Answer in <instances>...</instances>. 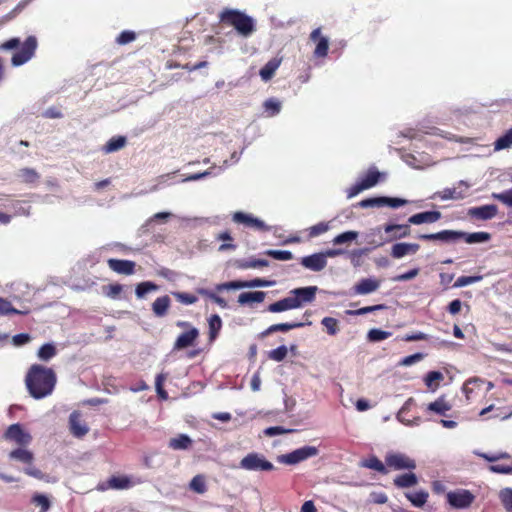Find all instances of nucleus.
<instances>
[{
  "label": "nucleus",
  "mask_w": 512,
  "mask_h": 512,
  "mask_svg": "<svg viewBox=\"0 0 512 512\" xmlns=\"http://www.w3.org/2000/svg\"><path fill=\"white\" fill-rule=\"evenodd\" d=\"M301 265L311 271L319 272L326 267L327 260L323 253H315L303 257L301 259Z\"/></svg>",
  "instance_id": "2eb2a0df"
},
{
  "label": "nucleus",
  "mask_w": 512,
  "mask_h": 512,
  "mask_svg": "<svg viewBox=\"0 0 512 512\" xmlns=\"http://www.w3.org/2000/svg\"><path fill=\"white\" fill-rule=\"evenodd\" d=\"M20 182L25 184H35L40 179V174L33 168H21L16 174Z\"/></svg>",
  "instance_id": "c756f323"
},
{
  "label": "nucleus",
  "mask_w": 512,
  "mask_h": 512,
  "mask_svg": "<svg viewBox=\"0 0 512 512\" xmlns=\"http://www.w3.org/2000/svg\"><path fill=\"white\" fill-rule=\"evenodd\" d=\"M394 484L397 487H401V488L411 487L414 484H416V475L413 473H409V474H403V475L397 476L394 479Z\"/></svg>",
  "instance_id": "a18cd8bd"
},
{
  "label": "nucleus",
  "mask_w": 512,
  "mask_h": 512,
  "mask_svg": "<svg viewBox=\"0 0 512 512\" xmlns=\"http://www.w3.org/2000/svg\"><path fill=\"white\" fill-rule=\"evenodd\" d=\"M172 295L182 304L191 305L198 301V298L186 292H173Z\"/></svg>",
  "instance_id": "bf43d9fd"
},
{
  "label": "nucleus",
  "mask_w": 512,
  "mask_h": 512,
  "mask_svg": "<svg viewBox=\"0 0 512 512\" xmlns=\"http://www.w3.org/2000/svg\"><path fill=\"white\" fill-rule=\"evenodd\" d=\"M318 452V449L314 446H304L290 453L280 455L277 459L280 463L286 465H295L308 458L316 456Z\"/></svg>",
  "instance_id": "39448f33"
},
{
  "label": "nucleus",
  "mask_w": 512,
  "mask_h": 512,
  "mask_svg": "<svg viewBox=\"0 0 512 512\" xmlns=\"http://www.w3.org/2000/svg\"><path fill=\"white\" fill-rule=\"evenodd\" d=\"M384 232L386 234L385 240L392 241L394 239L406 236L409 232V226L400 224H388L384 226Z\"/></svg>",
  "instance_id": "b1692460"
},
{
  "label": "nucleus",
  "mask_w": 512,
  "mask_h": 512,
  "mask_svg": "<svg viewBox=\"0 0 512 512\" xmlns=\"http://www.w3.org/2000/svg\"><path fill=\"white\" fill-rule=\"evenodd\" d=\"M407 201L401 198H393V197H374L367 198L361 200L358 205L361 208H370V207H383L389 206L392 208H398L406 204Z\"/></svg>",
  "instance_id": "6e6552de"
},
{
  "label": "nucleus",
  "mask_w": 512,
  "mask_h": 512,
  "mask_svg": "<svg viewBox=\"0 0 512 512\" xmlns=\"http://www.w3.org/2000/svg\"><path fill=\"white\" fill-rule=\"evenodd\" d=\"M189 487L198 494H204L207 491L205 478L203 475H196L190 481Z\"/></svg>",
  "instance_id": "c03bdc74"
},
{
  "label": "nucleus",
  "mask_w": 512,
  "mask_h": 512,
  "mask_svg": "<svg viewBox=\"0 0 512 512\" xmlns=\"http://www.w3.org/2000/svg\"><path fill=\"white\" fill-rule=\"evenodd\" d=\"M483 279L482 275H474V276H460L455 281L453 287L461 288L474 283H477Z\"/></svg>",
  "instance_id": "3c124183"
},
{
  "label": "nucleus",
  "mask_w": 512,
  "mask_h": 512,
  "mask_svg": "<svg viewBox=\"0 0 512 512\" xmlns=\"http://www.w3.org/2000/svg\"><path fill=\"white\" fill-rule=\"evenodd\" d=\"M157 289H158V286L155 283L150 282V281H145V282L139 283L136 286L135 293H136V296L141 299V298H144L148 292L155 291Z\"/></svg>",
  "instance_id": "09e8293b"
},
{
  "label": "nucleus",
  "mask_w": 512,
  "mask_h": 512,
  "mask_svg": "<svg viewBox=\"0 0 512 512\" xmlns=\"http://www.w3.org/2000/svg\"><path fill=\"white\" fill-rule=\"evenodd\" d=\"M469 187L470 186L466 182L460 181L455 187L445 188L443 191L439 193V196L442 200L463 199L466 196Z\"/></svg>",
  "instance_id": "f3484780"
},
{
  "label": "nucleus",
  "mask_w": 512,
  "mask_h": 512,
  "mask_svg": "<svg viewBox=\"0 0 512 512\" xmlns=\"http://www.w3.org/2000/svg\"><path fill=\"white\" fill-rule=\"evenodd\" d=\"M136 39V33L130 30L122 31L116 38L118 45H126L133 42Z\"/></svg>",
  "instance_id": "0e129e2a"
},
{
  "label": "nucleus",
  "mask_w": 512,
  "mask_h": 512,
  "mask_svg": "<svg viewBox=\"0 0 512 512\" xmlns=\"http://www.w3.org/2000/svg\"><path fill=\"white\" fill-rule=\"evenodd\" d=\"M287 354H288L287 347L285 345H281V346L277 347L276 349L269 351L268 357H269V359L274 360L276 362H281L287 357Z\"/></svg>",
  "instance_id": "5fc2aeb1"
},
{
  "label": "nucleus",
  "mask_w": 512,
  "mask_h": 512,
  "mask_svg": "<svg viewBox=\"0 0 512 512\" xmlns=\"http://www.w3.org/2000/svg\"><path fill=\"white\" fill-rule=\"evenodd\" d=\"M512 146V127L504 135L499 137L494 143L495 151L507 149Z\"/></svg>",
  "instance_id": "a19ab883"
},
{
  "label": "nucleus",
  "mask_w": 512,
  "mask_h": 512,
  "mask_svg": "<svg viewBox=\"0 0 512 512\" xmlns=\"http://www.w3.org/2000/svg\"><path fill=\"white\" fill-rule=\"evenodd\" d=\"M385 463L388 470H402L415 467L414 461L401 453H388L385 456Z\"/></svg>",
  "instance_id": "1a4fd4ad"
},
{
  "label": "nucleus",
  "mask_w": 512,
  "mask_h": 512,
  "mask_svg": "<svg viewBox=\"0 0 512 512\" xmlns=\"http://www.w3.org/2000/svg\"><path fill=\"white\" fill-rule=\"evenodd\" d=\"M3 437L5 440L14 442L20 447H25L32 441V436L19 423L10 425Z\"/></svg>",
  "instance_id": "0eeeda50"
},
{
  "label": "nucleus",
  "mask_w": 512,
  "mask_h": 512,
  "mask_svg": "<svg viewBox=\"0 0 512 512\" xmlns=\"http://www.w3.org/2000/svg\"><path fill=\"white\" fill-rule=\"evenodd\" d=\"M499 499L507 512H512V488H503L499 492Z\"/></svg>",
  "instance_id": "49530a36"
},
{
  "label": "nucleus",
  "mask_w": 512,
  "mask_h": 512,
  "mask_svg": "<svg viewBox=\"0 0 512 512\" xmlns=\"http://www.w3.org/2000/svg\"><path fill=\"white\" fill-rule=\"evenodd\" d=\"M264 108L266 112L273 116L280 112L281 103L277 99L269 98L264 102Z\"/></svg>",
  "instance_id": "e2e57ef3"
},
{
  "label": "nucleus",
  "mask_w": 512,
  "mask_h": 512,
  "mask_svg": "<svg viewBox=\"0 0 512 512\" xmlns=\"http://www.w3.org/2000/svg\"><path fill=\"white\" fill-rule=\"evenodd\" d=\"M304 326L302 322H286V323H278L269 326L266 330L262 331L259 335L260 338H265L268 335L275 332H288L295 328H300Z\"/></svg>",
  "instance_id": "5701e85b"
},
{
  "label": "nucleus",
  "mask_w": 512,
  "mask_h": 512,
  "mask_svg": "<svg viewBox=\"0 0 512 512\" xmlns=\"http://www.w3.org/2000/svg\"><path fill=\"white\" fill-rule=\"evenodd\" d=\"M38 48V40L35 36H28L21 44L20 39L17 37L10 38L9 40L0 43V51H9L18 49L11 57V64L14 67L24 65L30 61L36 53Z\"/></svg>",
  "instance_id": "f03ea898"
},
{
  "label": "nucleus",
  "mask_w": 512,
  "mask_h": 512,
  "mask_svg": "<svg viewBox=\"0 0 512 512\" xmlns=\"http://www.w3.org/2000/svg\"><path fill=\"white\" fill-rule=\"evenodd\" d=\"M419 133H424V134H430V135H438V136H441L443 138H446L450 141H456V142H461V143H466L468 142V140H464L463 138H458L456 137L455 135L449 133V132H444L443 130L437 128V127H428V126H425L424 124H421L420 127H418V134ZM420 139L418 138V141Z\"/></svg>",
  "instance_id": "a878e982"
},
{
  "label": "nucleus",
  "mask_w": 512,
  "mask_h": 512,
  "mask_svg": "<svg viewBox=\"0 0 512 512\" xmlns=\"http://www.w3.org/2000/svg\"><path fill=\"white\" fill-rule=\"evenodd\" d=\"M384 308H385V306L383 304H378V305H374V306L362 307L358 310H347L346 314H348V315H364V314H368L370 312H373L376 310H381Z\"/></svg>",
  "instance_id": "338daca9"
},
{
  "label": "nucleus",
  "mask_w": 512,
  "mask_h": 512,
  "mask_svg": "<svg viewBox=\"0 0 512 512\" xmlns=\"http://www.w3.org/2000/svg\"><path fill=\"white\" fill-rule=\"evenodd\" d=\"M321 324L325 327L329 335H336L339 331L338 320L333 317H324Z\"/></svg>",
  "instance_id": "603ef678"
},
{
  "label": "nucleus",
  "mask_w": 512,
  "mask_h": 512,
  "mask_svg": "<svg viewBox=\"0 0 512 512\" xmlns=\"http://www.w3.org/2000/svg\"><path fill=\"white\" fill-rule=\"evenodd\" d=\"M69 428L73 436L81 438L85 436L89 428L81 421V414L78 411H73L69 416Z\"/></svg>",
  "instance_id": "a211bd4d"
},
{
  "label": "nucleus",
  "mask_w": 512,
  "mask_h": 512,
  "mask_svg": "<svg viewBox=\"0 0 512 512\" xmlns=\"http://www.w3.org/2000/svg\"><path fill=\"white\" fill-rule=\"evenodd\" d=\"M233 221L236 223L244 224L248 227H253L258 230H268L267 226L258 218H254L249 214H245L243 212H236L233 215Z\"/></svg>",
  "instance_id": "412c9836"
},
{
  "label": "nucleus",
  "mask_w": 512,
  "mask_h": 512,
  "mask_svg": "<svg viewBox=\"0 0 512 512\" xmlns=\"http://www.w3.org/2000/svg\"><path fill=\"white\" fill-rule=\"evenodd\" d=\"M269 285V282L261 279V278H255L249 282H243V281H230L218 284L216 286L217 291H223V290H236L241 289L245 287H266Z\"/></svg>",
  "instance_id": "9b49d317"
},
{
  "label": "nucleus",
  "mask_w": 512,
  "mask_h": 512,
  "mask_svg": "<svg viewBox=\"0 0 512 512\" xmlns=\"http://www.w3.org/2000/svg\"><path fill=\"white\" fill-rule=\"evenodd\" d=\"M364 466L367 468L373 469L381 474L388 473L386 463H383L376 456H372L369 459H367L364 463Z\"/></svg>",
  "instance_id": "79ce46f5"
},
{
  "label": "nucleus",
  "mask_w": 512,
  "mask_h": 512,
  "mask_svg": "<svg viewBox=\"0 0 512 512\" xmlns=\"http://www.w3.org/2000/svg\"><path fill=\"white\" fill-rule=\"evenodd\" d=\"M9 458L23 464L31 465L34 460V454L30 450L19 446V448L14 449L9 453Z\"/></svg>",
  "instance_id": "c85d7f7f"
},
{
  "label": "nucleus",
  "mask_w": 512,
  "mask_h": 512,
  "mask_svg": "<svg viewBox=\"0 0 512 512\" xmlns=\"http://www.w3.org/2000/svg\"><path fill=\"white\" fill-rule=\"evenodd\" d=\"M411 405L412 399H409L397 414L398 420L408 426L414 425L416 421V414L410 411Z\"/></svg>",
  "instance_id": "2f4dec72"
},
{
  "label": "nucleus",
  "mask_w": 512,
  "mask_h": 512,
  "mask_svg": "<svg viewBox=\"0 0 512 512\" xmlns=\"http://www.w3.org/2000/svg\"><path fill=\"white\" fill-rule=\"evenodd\" d=\"M108 267L117 274L133 275L136 263L132 260L110 258L107 260Z\"/></svg>",
  "instance_id": "f8f14e48"
},
{
  "label": "nucleus",
  "mask_w": 512,
  "mask_h": 512,
  "mask_svg": "<svg viewBox=\"0 0 512 512\" xmlns=\"http://www.w3.org/2000/svg\"><path fill=\"white\" fill-rule=\"evenodd\" d=\"M357 237H358V233L356 231H346V232H343V233L337 235L333 239V243L335 245H340V244L352 242Z\"/></svg>",
  "instance_id": "6e6d98bb"
},
{
  "label": "nucleus",
  "mask_w": 512,
  "mask_h": 512,
  "mask_svg": "<svg viewBox=\"0 0 512 512\" xmlns=\"http://www.w3.org/2000/svg\"><path fill=\"white\" fill-rule=\"evenodd\" d=\"M198 337L199 330L195 327H190V329L181 333L177 337L176 341L174 342L173 349L182 350L189 346H192Z\"/></svg>",
  "instance_id": "dca6fc26"
},
{
  "label": "nucleus",
  "mask_w": 512,
  "mask_h": 512,
  "mask_svg": "<svg viewBox=\"0 0 512 512\" xmlns=\"http://www.w3.org/2000/svg\"><path fill=\"white\" fill-rule=\"evenodd\" d=\"M25 384L33 398L42 399L53 392L56 374L51 368L33 364L26 374Z\"/></svg>",
  "instance_id": "f257e3e1"
},
{
  "label": "nucleus",
  "mask_w": 512,
  "mask_h": 512,
  "mask_svg": "<svg viewBox=\"0 0 512 512\" xmlns=\"http://www.w3.org/2000/svg\"><path fill=\"white\" fill-rule=\"evenodd\" d=\"M461 234H463L461 239H464L468 244L487 242L491 238L488 232L466 233L461 231Z\"/></svg>",
  "instance_id": "58836bf2"
},
{
  "label": "nucleus",
  "mask_w": 512,
  "mask_h": 512,
  "mask_svg": "<svg viewBox=\"0 0 512 512\" xmlns=\"http://www.w3.org/2000/svg\"><path fill=\"white\" fill-rule=\"evenodd\" d=\"M498 213V207L494 204H488L478 207H471L468 210V215L477 220H490L493 219Z\"/></svg>",
  "instance_id": "ddd939ff"
},
{
  "label": "nucleus",
  "mask_w": 512,
  "mask_h": 512,
  "mask_svg": "<svg viewBox=\"0 0 512 512\" xmlns=\"http://www.w3.org/2000/svg\"><path fill=\"white\" fill-rule=\"evenodd\" d=\"M57 353L56 347L51 343L42 345L38 350V357L43 361H48L53 358Z\"/></svg>",
  "instance_id": "37998d69"
},
{
  "label": "nucleus",
  "mask_w": 512,
  "mask_h": 512,
  "mask_svg": "<svg viewBox=\"0 0 512 512\" xmlns=\"http://www.w3.org/2000/svg\"><path fill=\"white\" fill-rule=\"evenodd\" d=\"M197 293L204 297L209 298L210 300H212L214 303H216L217 305H219L222 308L227 307V302L224 298L218 296L217 294H215L214 292H212L208 289L198 288Z\"/></svg>",
  "instance_id": "de8ad7c7"
},
{
  "label": "nucleus",
  "mask_w": 512,
  "mask_h": 512,
  "mask_svg": "<svg viewBox=\"0 0 512 512\" xmlns=\"http://www.w3.org/2000/svg\"><path fill=\"white\" fill-rule=\"evenodd\" d=\"M127 143V139L125 136H115L109 139L106 144L103 146V151L105 153L116 152L125 147Z\"/></svg>",
  "instance_id": "f704fd0d"
},
{
  "label": "nucleus",
  "mask_w": 512,
  "mask_h": 512,
  "mask_svg": "<svg viewBox=\"0 0 512 512\" xmlns=\"http://www.w3.org/2000/svg\"><path fill=\"white\" fill-rule=\"evenodd\" d=\"M317 290L316 286L301 287L293 289L290 294L293 295V299L299 301L301 307L304 303H311L315 300Z\"/></svg>",
  "instance_id": "6ab92c4d"
},
{
  "label": "nucleus",
  "mask_w": 512,
  "mask_h": 512,
  "mask_svg": "<svg viewBox=\"0 0 512 512\" xmlns=\"http://www.w3.org/2000/svg\"><path fill=\"white\" fill-rule=\"evenodd\" d=\"M265 292L263 291H254V292H243L238 297V302L240 304H248V303H260L265 298Z\"/></svg>",
  "instance_id": "c9c22d12"
},
{
  "label": "nucleus",
  "mask_w": 512,
  "mask_h": 512,
  "mask_svg": "<svg viewBox=\"0 0 512 512\" xmlns=\"http://www.w3.org/2000/svg\"><path fill=\"white\" fill-rule=\"evenodd\" d=\"M491 197L505 204L508 207H512V189L505 190L501 193H492Z\"/></svg>",
  "instance_id": "13d9d810"
},
{
  "label": "nucleus",
  "mask_w": 512,
  "mask_h": 512,
  "mask_svg": "<svg viewBox=\"0 0 512 512\" xmlns=\"http://www.w3.org/2000/svg\"><path fill=\"white\" fill-rule=\"evenodd\" d=\"M462 236L461 231L443 230L432 234H421L418 235V238L422 240H435L442 243H454L461 239Z\"/></svg>",
  "instance_id": "9d476101"
},
{
  "label": "nucleus",
  "mask_w": 512,
  "mask_h": 512,
  "mask_svg": "<svg viewBox=\"0 0 512 512\" xmlns=\"http://www.w3.org/2000/svg\"><path fill=\"white\" fill-rule=\"evenodd\" d=\"M132 486V482L127 476H112L108 479L107 485H99L100 490H105L107 488L123 490L128 489Z\"/></svg>",
  "instance_id": "393cba45"
},
{
  "label": "nucleus",
  "mask_w": 512,
  "mask_h": 512,
  "mask_svg": "<svg viewBox=\"0 0 512 512\" xmlns=\"http://www.w3.org/2000/svg\"><path fill=\"white\" fill-rule=\"evenodd\" d=\"M474 500V494L466 489H457L447 493L449 505L456 509H466L471 506Z\"/></svg>",
  "instance_id": "423d86ee"
},
{
  "label": "nucleus",
  "mask_w": 512,
  "mask_h": 512,
  "mask_svg": "<svg viewBox=\"0 0 512 512\" xmlns=\"http://www.w3.org/2000/svg\"><path fill=\"white\" fill-rule=\"evenodd\" d=\"M239 467L255 472H269L275 469L272 462L267 460L263 454L257 452H251L244 456L239 463Z\"/></svg>",
  "instance_id": "20e7f679"
},
{
  "label": "nucleus",
  "mask_w": 512,
  "mask_h": 512,
  "mask_svg": "<svg viewBox=\"0 0 512 512\" xmlns=\"http://www.w3.org/2000/svg\"><path fill=\"white\" fill-rule=\"evenodd\" d=\"M192 439L186 434H179L169 440V448L172 450H187L192 446Z\"/></svg>",
  "instance_id": "7c9ffc66"
},
{
  "label": "nucleus",
  "mask_w": 512,
  "mask_h": 512,
  "mask_svg": "<svg viewBox=\"0 0 512 512\" xmlns=\"http://www.w3.org/2000/svg\"><path fill=\"white\" fill-rule=\"evenodd\" d=\"M282 63V57L270 59L259 71L261 79L265 82L271 80Z\"/></svg>",
  "instance_id": "4be33fe9"
},
{
  "label": "nucleus",
  "mask_w": 512,
  "mask_h": 512,
  "mask_svg": "<svg viewBox=\"0 0 512 512\" xmlns=\"http://www.w3.org/2000/svg\"><path fill=\"white\" fill-rule=\"evenodd\" d=\"M123 291V286L121 284H109L103 287L104 294L112 299H116Z\"/></svg>",
  "instance_id": "4d7b16f0"
},
{
  "label": "nucleus",
  "mask_w": 512,
  "mask_h": 512,
  "mask_svg": "<svg viewBox=\"0 0 512 512\" xmlns=\"http://www.w3.org/2000/svg\"><path fill=\"white\" fill-rule=\"evenodd\" d=\"M383 176L384 174L380 173L375 167H371L360 182L366 190L375 186Z\"/></svg>",
  "instance_id": "473e14b6"
},
{
  "label": "nucleus",
  "mask_w": 512,
  "mask_h": 512,
  "mask_svg": "<svg viewBox=\"0 0 512 512\" xmlns=\"http://www.w3.org/2000/svg\"><path fill=\"white\" fill-rule=\"evenodd\" d=\"M443 379L444 375L440 371H430L424 377V382L429 390L435 391Z\"/></svg>",
  "instance_id": "4c0bfd02"
},
{
  "label": "nucleus",
  "mask_w": 512,
  "mask_h": 512,
  "mask_svg": "<svg viewBox=\"0 0 512 512\" xmlns=\"http://www.w3.org/2000/svg\"><path fill=\"white\" fill-rule=\"evenodd\" d=\"M219 19L221 23L234 27L244 37L255 31L254 20L239 10L226 8L219 14Z\"/></svg>",
  "instance_id": "7ed1b4c3"
},
{
  "label": "nucleus",
  "mask_w": 512,
  "mask_h": 512,
  "mask_svg": "<svg viewBox=\"0 0 512 512\" xmlns=\"http://www.w3.org/2000/svg\"><path fill=\"white\" fill-rule=\"evenodd\" d=\"M328 229H329V226L327 223L320 222V223L309 228V237H311V238L317 237V236L325 233Z\"/></svg>",
  "instance_id": "774afa93"
},
{
  "label": "nucleus",
  "mask_w": 512,
  "mask_h": 512,
  "mask_svg": "<svg viewBox=\"0 0 512 512\" xmlns=\"http://www.w3.org/2000/svg\"><path fill=\"white\" fill-rule=\"evenodd\" d=\"M265 253L273 259L280 261H287L293 258L292 253L287 250H267Z\"/></svg>",
  "instance_id": "680f3d73"
},
{
  "label": "nucleus",
  "mask_w": 512,
  "mask_h": 512,
  "mask_svg": "<svg viewBox=\"0 0 512 512\" xmlns=\"http://www.w3.org/2000/svg\"><path fill=\"white\" fill-rule=\"evenodd\" d=\"M441 218L439 211H426L418 213V224L434 223Z\"/></svg>",
  "instance_id": "8fccbe9b"
},
{
  "label": "nucleus",
  "mask_w": 512,
  "mask_h": 512,
  "mask_svg": "<svg viewBox=\"0 0 512 512\" xmlns=\"http://www.w3.org/2000/svg\"><path fill=\"white\" fill-rule=\"evenodd\" d=\"M171 300L168 295L155 299L152 303V311L156 317H164L170 308Z\"/></svg>",
  "instance_id": "cd10ccee"
},
{
  "label": "nucleus",
  "mask_w": 512,
  "mask_h": 512,
  "mask_svg": "<svg viewBox=\"0 0 512 512\" xmlns=\"http://www.w3.org/2000/svg\"><path fill=\"white\" fill-rule=\"evenodd\" d=\"M450 409L451 405L444 399V397L438 398L427 406V411L436 413L438 415H445L446 412Z\"/></svg>",
  "instance_id": "e433bc0d"
},
{
  "label": "nucleus",
  "mask_w": 512,
  "mask_h": 512,
  "mask_svg": "<svg viewBox=\"0 0 512 512\" xmlns=\"http://www.w3.org/2000/svg\"><path fill=\"white\" fill-rule=\"evenodd\" d=\"M415 245H409L405 243H397L393 245L391 255L394 258H401L405 256Z\"/></svg>",
  "instance_id": "864d4df0"
},
{
  "label": "nucleus",
  "mask_w": 512,
  "mask_h": 512,
  "mask_svg": "<svg viewBox=\"0 0 512 512\" xmlns=\"http://www.w3.org/2000/svg\"><path fill=\"white\" fill-rule=\"evenodd\" d=\"M310 39L316 43L314 56L324 58L328 54L329 41L328 38L321 35V28L314 29L310 34Z\"/></svg>",
  "instance_id": "4468645a"
},
{
  "label": "nucleus",
  "mask_w": 512,
  "mask_h": 512,
  "mask_svg": "<svg viewBox=\"0 0 512 512\" xmlns=\"http://www.w3.org/2000/svg\"><path fill=\"white\" fill-rule=\"evenodd\" d=\"M380 286V282L371 279V278H364L361 279L355 286H354V292L359 295H366L369 293H372L376 291Z\"/></svg>",
  "instance_id": "bb28decb"
},
{
  "label": "nucleus",
  "mask_w": 512,
  "mask_h": 512,
  "mask_svg": "<svg viewBox=\"0 0 512 512\" xmlns=\"http://www.w3.org/2000/svg\"><path fill=\"white\" fill-rule=\"evenodd\" d=\"M300 307V303L297 299H293L292 296H288L279 301L271 303L267 307V311L271 313H279L287 310L297 309Z\"/></svg>",
  "instance_id": "aec40b11"
},
{
  "label": "nucleus",
  "mask_w": 512,
  "mask_h": 512,
  "mask_svg": "<svg viewBox=\"0 0 512 512\" xmlns=\"http://www.w3.org/2000/svg\"><path fill=\"white\" fill-rule=\"evenodd\" d=\"M208 323H209V339H210V341H214L217 338V336L222 328V320L219 315L214 314L209 318Z\"/></svg>",
  "instance_id": "ea45409f"
},
{
  "label": "nucleus",
  "mask_w": 512,
  "mask_h": 512,
  "mask_svg": "<svg viewBox=\"0 0 512 512\" xmlns=\"http://www.w3.org/2000/svg\"><path fill=\"white\" fill-rule=\"evenodd\" d=\"M30 502L35 507H39V512H48L51 508V501L49 497L42 493H34Z\"/></svg>",
  "instance_id": "72a5a7b5"
},
{
  "label": "nucleus",
  "mask_w": 512,
  "mask_h": 512,
  "mask_svg": "<svg viewBox=\"0 0 512 512\" xmlns=\"http://www.w3.org/2000/svg\"><path fill=\"white\" fill-rule=\"evenodd\" d=\"M391 335L388 331H383L381 329H371L368 332L367 338L371 342H378L387 339Z\"/></svg>",
  "instance_id": "052dcab7"
},
{
  "label": "nucleus",
  "mask_w": 512,
  "mask_h": 512,
  "mask_svg": "<svg viewBox=\"0 0 512 512\" xmlns=\"http://www.w3.org/2000/svg\"><path fill=\"white\" fill-rule=\"evenodd\" d=\"M23 314V312L14 308L8 300L0 297V315Z\"/></svg>",
  "instance_id": "69168bd1"
}]
</instances>
